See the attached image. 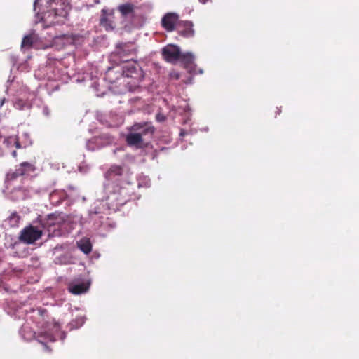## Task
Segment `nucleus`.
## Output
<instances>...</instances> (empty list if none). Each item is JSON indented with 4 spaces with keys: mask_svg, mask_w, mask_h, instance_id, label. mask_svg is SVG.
Masks as SVG:
<instances>
[{
    "mask_svg": "<svg viewBox=\"0 0 359 359\" xmlns=\"http://www.w3.org/2000/svg\"><path fill=\"white\" fill-rule=\"evenodd\" d=\"M48 10L43 12L42 20L47 26H51L62 22L69 10L67 0H47Z\"/></svg>",
    "mask_w": 359,
    "mask_h": 359,
    "instance_id": "obj_1",
    "label": "nucleus"
},
{
    "mask_svg": "<svg viewBox=\"0 0 359 359\" xmlns=\"http://www.w3.org/2000/svg\"><path fill=\"white\" fill-rule=\"evenodd\" d=\"M129 171L124 167L117 165H112L104 173V177L108 181H118L123 184L124 179L127 184H131L129 181Z\"/></svg>",
    "mask_w": 359,
    "mask_h": 359,
    "instance_id": "obj_2",
    "label": "nucleus"
},
{
    "mask_svg": "<svg viewBox=\"0 0 359 359\" xmlns=\"http://www.w3.org/2000/svg\"><path fill=\"white\" fill-rule=\"evenodd\" d=\"M62 219L60 215L55 214L49 215L42 222V226L48 231L49 236H58L61 233V225L62 224Z\"/></svg>",
    "mask_w": 359,
    "mask_h": 359,
    "instance_id": "obj_3",
    "label": "nucleus"
},
{
    "mask_svg": "<svg viewBox=\"0 0 359 359\" xmlns=\"http://www.w3.org/2000/svg\"><path fill=\"white\" fill-rule=\"evenodd\" d=\"M42 233L41 229L32 225H29L22 230L20 239L25 243L32 244L41 238Z\"/></svg>",
    "mask_w": 359,
    "mask_h": 359,
    "instance_id": "obj_4",
    "label": "nucleus"
},
{
    "mask_svg": "<svg viewBox=\"0 0 359 359\" xmlns=\"http://www.w3.org/2000/svg\"><path fill=\"white\" fill-rule=\"evenodd\" d=\"M115 11L114 9L103 8L101 11L99 25L107 32H112L115 29Z\"/></svg>",
    "mask_w": 359,
    "mask_h": 359,
    "instance_id": "obj_5",
    "label": "nucleus"
},
{
    "mask_svg": "<svg viewBox=\"0 0 359 359\" xmlns=\"http://www.w3.org/2000/svg\"><path fill=\"white\" fill-rule=\"evenodd\" d=\"M130 131L136 132L144 140V137L151 138L154 135L155 128L151 123H136L130 128Z\"/></svg>",
    "mask_w": 359,
    "mask_h": 359,
    "instance_id": "obj_6",
    "label": "nucleus"
},
{
    "mask_svg": "<svg viewBox=\"0 0 359 359\" xmlns=\"http://www.w3.org/2000/svg\"><path fill=\"white\" fill-rule=\"evenodd\" d=\"M179 21V15L175 13H166L161 20V25L167 32H172L177 29Z\"/></svg>",
    "mask_w": 359,
    "mask_h": 359,
    "instance_id": "obj_7",
    "label": "nucleus"
},
{
    "mask_svg": "<svg viewBox=\"0 0 359 359\" xmlns=\"http://www.w3.org/2000/svg\"><path fill=\"white\" fill-rule=\"evenodd\" d=\"M162 55L166 61L173 62L180 60L181 52L177 46L168 45L163 48Z\"/></svg>",
    "mask_w": 359,
    "mask_h": 359,
    "instance_id": "obj_8",
    "label": "nucleus"
},
{
    "mask_svg": "<svg viewBox=\"0 0 359 359\" xmlns=\"http://www.w3.org/2000/svg\"><path fill=\"white\" fill-rule=\"evenodd\" d=\"M44 329V332H41V336H44L50 341H54L55 340L54 334L60 331V325L53 320L52 322L46 323Z\"/></svg>",
    "mask_w": 359,
    "mask_h": 359,
    "instance_id": "obj_9",
    "label": "nucleus"
},
{
    "mask_svg": "<svg viewBox=\"0 0 359 359\" xmlns=\"http://www.w3.org/2000/svg\"><path fill=\"white\" fill-rule=\"evenodd\" d=\"M176 30L182 36L185 38L192 37L194 35L193 23L191 21H181L177 24Z\"/></svg>",
    "mask_w": 359,
    "mask_h": 359,
    "instance_id": "obj_10",
    "label": "nucleus"
},
{
    "mask_svg": "<svg viewBox=\"0 0 359 359\" xmlns=\"http://www.w3.org/2000/svg\"><path fill=\"white\" fill-rule=\"evenodd\" d=\"M126 142L128 146L135 147L137 149H141L145 146L144 140L136 132L130 131L126 137Z\"/></svg>",
    "mask_w": 359,
    "mask_h": 359,
    "instance_id": "obj_11",
    "label": "nucleus"
},
{
    "mask_svg": "<svg viewBox=\"0 0 359 359\" xmlns=\"http://www.w3.org/2000/svg\"><path fill=\"white\" fill-rule=\"evenodd\" d=\"M136 6L132 3L122 4L118 6L117 10L123 18H133Z\"/></svg>",
    "mask_w": 359,
    "mask_h": 359,
    "instance_id": "obj_12",
    "label": "nucleus"
},
{
    "mask_svg": "<svg viewBox=\"0 0 359 359\" xmlns=\"http://www.w3.org/2000/svg\"><path fill=\"white\" fill-rule=\"evenodd\" d=\"M69 291L74 294H81L86 292L89 289V283H70L69 285Z\"/></svg>",
    "mask_w": 359,
    "mask_h": 359,
    "instance_id": "obj_13",
    "label": "nucleus"
},
{
    "mask_svg": "<svg viewBox=\"0 0 359 359\" xmlns=\"http://www.w3.org/2000/svg\"><path fill=\"white\" fill-rule=\"evenodd\" d=\"M138 71L139 68L135 62H128L123 67V74L127 77H135Z\"/></svg>",
    "mask_w": 359,
    "mask_h": 359,
    "instance_id": "obj_14",
    "label": "nucleus"
},
{
    "mask_svg": "<svg viewBox=\"0 0 359 359\" xmlns=\"http://www.w3.org/2000/svg\"><path fill=\"white\" fill-rule=\"evenodd\" d=\"M114 194H117L118 196L116 198V201L119 204H124L130 196V193L128 190L123 187L122 185L120 186L116 191H114Z\"/></svg>",
    "mask_w": 359,
    "mask_h": 359,
    "instance_id": "obj_15",
    "label": "nucleus"
},
{
    "mask_svg": "<svg viewBox=\"0 0 359 359\" xmlns=\"http://www.w3.org/2000/svg\"><path fill=\"white\" fill-rule=\"evenodd\" d=\"M77 247L83 253L88 255L92 251V244L87 238H83L77 242Z\"/></svg>",
    "mask_w": 359,
    "mask_h": 359,
    "instance_id": "obj_16",
    "label": "nucleus"
},
{
    "mask_svg": "<svg viewBox=\"0 0 359 359\" xmlns=\"http://www.w3.org/2000/svg\"><path fill=\"white\" fill-rule=\"evenodd\" d=\"M20 176L29 175L35 170V167L33 164L28 162H23L20 164L19 168H17Z\"/></svg>",
    "mask_w": 359,
    "mask_h": 359,
    "instance_id": "obj_17",
    "label": "nucleus"
},
{
    "mask_svg": "<svg viewBox=\"0 0 359 359\" xmlns=\"http://www.w3.org/2000/svg\"><path fill=\"white\" fill-rule=\"evenodd\" d=\"M19 177H20V175L17 168L15 170H11L6 175L5 182L8 185Z\"/></svg>",
    "mask_w": 359,
    "mask_h": 359,
    "instance_id": "obj_18",
    "label": "nucleus"
},
{
    "mask_svg": "<svg viewBox=\"0 0 359 359\" xmlns=\"http://www.w3.org/2000/svg\"><path fill=\"white\" fill-rule=\"evenodd\" d=\"M133 53V50L129 48V46L127 44H123L117 50V54L123 57L126 55H130Z\"/></svg>",
    "mask_w": 359,
    "mask_h": 359,
    "instance_id": "obj_19",
    "label": "nucleus"
},
{
    "mask_svg": "<svg viewBox=\"0 0 359 359\" xmlns=\"http://www.w3.org/2000/svg\"><path fill=\"white\" fill-rule=\"evenodd\" d=\"M33 43L34 40L32 35H27L22 39L21 46L22 48H31Z\"/></svg>",
    "mask_w": 359,
    "mask_h": 359,
    "instance_id": "obj_20",
    "label": "nucleus"
},
{
    "mask_svg": "<svg viewBox=\"0 0 359 359\" xmlns=\"http://www.w3.org/2000/svg\"><path fill=\"white\" fill-rule=\"evenodd\" d=\"M180 60L184 62L186 64H191L194 60V56L191 53H187L182 54Z\"/></svg>",
    "mask_w": 359,
    "mask_h": 359,
    "instance_id": "obj_21",
    "label": "nucleus"
},
{
    "mask_svg": "<svg viewBox=\"0 0 359 359\" xmlns=\"http://www.w3.org/2000/svg\"><path fill=\"white\" fill-rule=\"evenodd\" d=\"M131 102H135V104H136V109H137V110H141V109H142L141 108V106H142V105H143L144 102H143L141 99H140V98H138V97H136V98H134V99H131Z\"/></svg>",
    "mask_w": 359,
    "mask_h": 359,
    "instance_id": "obj_22",
    "label": "nucleus"
},
{
    "mask_svg": "<svg viewBox=\"0 0 359 359\" xmlns=\"http://www.w3.org/2000/svg\"><path fill=\"white\" fill-rule=\"evenodd\" d=\"M170 77L172 79L178 80L180 78V74L176 71H172L170 73Z\"/></svg>",
    "mask_w": 359,
    "mask_h": 359,
    "instance_id": "obj_23",
    "label": "nucleus"
},
{
    "mask_svg": "<svg viewBox=\"0 0 359 359\" xmlns=\"http://www.w3.org/2000/svg\"><path fill=\"white\" fill-rule=\"evenodd\" d=\"M156 118L158 121L162 122L166 119L165 114H156Z\"/></svg>",
    "mask_w": 359,
    "mask_h": 359,
    "instance_id": "obj_24",
    "label": "nucleus"
},
{
    "mask_svg": "<svg viewBox=\"0 0 359 359\" xmlns=\"http://www.w3.org/2000/svg\"><path fill=\"white\" fill-rule=\"evenodd\" d=\"M37 313L39 316L43 318L45 316L47 315V310L45 309L40 308L39 309L37 310Z\"/></svg>",
    "mask_w": 359,
    "mask_h": 359,
    "instance_id": "obj_25",
    "label": "nucleus"
},
{
    "mask_svg": "<svg viewBox=\"0 0 359 359\" xmlns=\"http://www.w3.org/2000/svg\"><path fill=\"white\" fill-rule=\"evenodd\" d=\"M41 343L43 345H44L45 348H46V351H49V352H50V351H51V350L50 349V348H49L46 344H44V343H43V342H41Z\"/></svg>",
    "mask_w": 359,
    "mask_h": 359,
    "instance_id": "obj_26",
    "label": "nucleus"
},
{
    "mask_svg": "<svg viewBox=\"0 0 359 359\" xmlns=\"http://www.w3.org/2000/svg\"><path fill=\"white\" fill-rule=\"evenodd\" d=\"M13 217H15L17 218L18 219H19L18 216L16 215V213H14L11 216V219L13 218Z\"/></svg>",
    "mask_w": 359,
    "mask_h": 359,
    "instance_id": "obj_27",
    "label": "nucleus"
},
{
    "mask_svg": "<svg viewBox=\"0 0 359 359\" xmlns=\"http://www.w3.org/2000/svg\"><path fill=\"white\" fill-rule=\"evenodd\" d=\"M201 4H205L207 3L209 0H198Z\"/></svg>",
    "mask_w": 359,
    "mask_h": 359,
    "instance_id": "obj_28",
    "label": "nucleus"
},
{
    "mask_svg": "<svg viewBox=\"0 0 359 359\" xmlns=\"http://www.w3.org/2000/svg\"><path fill=\"white\" fill-rule=\"evenodd\" d=\"M12 154H13V156L14 157H15V156H16V155H17V153H16V151H13V153H12Z\"/></svg>",
    "mask_w": 359,
    "mask_h": 359,
    "instance_id": "obj_29",
    "label": "nucleus"
},
{
    "mask_svg": "<svg viewBox=\"0 0 359 359\" xmlns=\"http://www.w3.org/2000/svg\"><path fill=\"white\" fill-rule=\"evenodd\" d=\"M16 144H17V147H20L19 143L17 142Z\"/></svg>",
    "mask_w": 359,
    "mask_h": 359,
    "instance_id": "obj_30",
    "label": "nucleus"
},
{
    "mask_svg": "<svg viewBox=\"0 0 359 359\" xmlns=\"http://www.w3.org/2000/svg\"><path fill=\"white\" fill-rule=\"evenodd\" d=\"M2 156V154L0 152V156Z\"/></svg>",
    "mask_w": 359,
    "mask_h": 359,
    "instance_id": "obj_31",
    "label": "nucleus"
}]
</instances>
